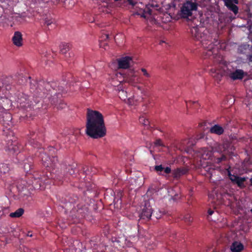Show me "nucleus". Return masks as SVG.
I'll return each instance as SVG.
<instances>
[{"label": "nucleus", "instance_id": "f257e3e1", "mask_svg": "<svg viewBox=\"0 0 252 252\" xmlns=\"http://www.w3.org/2000/svg\"><path fill=\"white\" fill-rule=\"evenodd\" d=\"M35 154L40 159L43 165L47 168V170L49 172L46 174V176H43L37 178L42 182L48 183V182H46V179L47 178L61 181L63 178L65 172L71 175L74 174L75 169L77 166L76 163H73L71 165H69L66 168V171H64L63 173L62 170H59V168L56 169L58 161L57 157L52 156V158H51L41 148L38 149Z\"/></svg>", "mask_w": 252, "mask_h": 252}, {"label": "nucleus", "instance_id": "f03ea898", "mask_svg": "<svg viewBox=\"0 0 252 252\" xmlns=\"http://www.w3.org/2000/svg\"><path fill=\"white\" fill-rule=\"evenodd\" d=\"M86 134L92 138L97 139L106 135L103 116L99 112L87 109Z\"/></svg>", "mask_w": 252, "mask_h": 252}, {"label": "nucleus", "instance_id": "7ed1b4c3", "mask_svg": "<svg viewBox=\"0 0 252 252\" xmlns=\"http://www.w3.org/2000/svg\"><path fill=\"white\" fill-rule=\"evenodd\" d=\"M30 81V91L34 96L40 98L46 97L48 95V99L52 104L57 105L62 96V94L57 92V90L54 88L55 83H50L44 81H39L38 83L35 80Z\"/></svg>", "mask_w": 252, "mask_h": 252}, {"label": "nucleus", "instance_id": "20e7f679", "mask_svg": "<svg viewBox=\"0 0 252 252\" xmlns=\"http://www.w3.org/2000/svg\"><path fill=\"white\" fill-rule=\"evenodd\" d=\"M201 28L194 27L191 29L190 32L194 40L199 42V44L205 49L203 55L207 58L208 57L215 58L218 53L219 43L216 41V44L213 43L211 39L210 35L208 34V31Z\"/></svg>", "mask_w": 252, "mask_h": 252}, {"label": "nucleus", "instance_id": "39448f33", "mask_svg": "<svg viewBox=\"0 0 252 252\" xmlns=\"http://www.w3.org/2000/svg\"><path fill=\"white\" fill-rule=\"evenodd\" d=\"M33 82L31 80V77H29L27 79L23 75L18 72L14 75L2 76L0 78V88H4L6 90H10L14 88L16 84L23 85L28 81Z\"/></svg>", "mask_w": 252, "mask_h": 252}, {"label": "nucleus", "instance_id": "423d86ee", "mask_svg": "<svg viewBox=\"0 0 252 252\" xmlns=\"http://www.w3.org/2000/svg\"><path fill=\"white\" fill-rule=\"evenodd\" d=\"M233 70L229 66L223 62H220L217 68H212L210 74L218 82L220 81L222 76H227L230 78Z\"/></svg>", "mask_w": 252, "mask_h": 252}, {"label": "nucleus", "instance_id": "0eeeda50", "mask_svg": "<svg viewBox=\"0 0 252 252\" xmlns=\"http://www.w3.org/2000/svg\"><path fill=\"white\" fill-rule=\"evenodd\" d=\"M197 6L198 4L196 2L188 0L183 4L179 14L182 18H187L191 16L192 11L197 10Z\"/></svg>", "mask_w": 252, "mask_h": 252}, {"label": "nucleus", "instance_id": "6e6552de", "mask_svg": "<svg viewBox=\"0 0 252 252\" xmlns=\"http://www.w3.org/2000/svg\"><path fill=\"white\" fill-rule=\"evenodd\" d=\"M12 116L11 114L8 112H4L2 114H0V124L3 126V127L7 130V133L10 137H13L14 133L13 131L10 130V128L12 126Z\"/></svg>", "mask_w": 252, "mask_h": 252}, {"label": "nucleus", "instance_id": "1a4fd4ad", "mask_svg": "<svg viewBox=\"0 0 252 252\" xmlns=\"http://www.w3.org/2000/svg\"><path fill=\"white\" fill-rule=\"evenodd\" d=\"M88 212V209L86 206L78 204L76 207H74L70 211V216L72 219H79L84 217Z\"/></svg>", "mask_w": 252, "mask_h": 252}, {"label": "nucleus", "instance_id": "9d476101", "mask_svg": "<svg viewBox=\"0 0 252 252\" xmlns=\"http://www.w3.org/2000/svg\"><path fill=\"white\" fill-rule=\"evenodd\" d=\"M23 155L20 154L18 155L16 159L17 160H21L22 163H21L23 166L25 172L26 174H32V169L33 167V159L32 157H28L22 160Z\"/></svg>", "mask_w": 252, "mask_h": 252}, {"label": "nucleus", "instance_id": "9b49d317", "mask_svg": "<svg viewBox=\"0 0 252 252\" xmlns=\"http://www.w3.org/2000/svg\"><path fill=\"white\" fill-rule=\"evenodd\" d=\"M152 214V209L151 206L148 203H146L141 213L139 214L140 220H149L151 219Z\"/></svg>", "mask_w": 252, "mask_h": 252}, {"label": "nucleus", "instance_id": "f8f14e48", "mask_svg": "<svg viewBox=\"0 0 252 252\" xmlns=\"http://www.w3.org/2000/svg\"><path fill=\"white\" fill-rule=\"evenodd\" d=\"M7 148L10 153L13 154L18 155L21 149V146L18 145V142L13 139L8 140L7 144Z\"/></svg>", "mask_w": 252, "mask_h": 252}, {"label": "nucleus", "instance_id": "ddd939ff", "mask_svg": "<svg viewBox=\"0 0 252 252\" xmlns=\"http://www.w3.org/2000/svg\"><path fill=\"white\" fill-rule=\"evenodd\" d=\"M132 61V58L128 56L121 58L118 60L119 67L120 68L127 69L129 67Z\"/></svg>", "mask_w": 252, "mask_h": 252}, {"label": "nucleus", "instance_id": "4468645a", "mask_svg": "<svg viewBox=\"0 0 252 252\" xmlns=\"http://www.w3.org/2000/svg\"><path fill=\"white\" fill-rule=\"evenodd\" d=\"M154 170L159 175L165 176L171 172L170 167H164L161 164L156 165L154 167Z\"/></svg>", "mask_w": 252, "mask_h": 252}, {"label": "nucleus", "instance_id": "2eb2a0df", "mask_svg": "<svg viewBox=\"0 0 252 252\" xmlns=\"http://www.w3.org/2000/svg\"><path fill=\"white\" fill-rule=\"evenodd\" d=\"M125 78L126 80L130 83H141L139 78L137 77V76L134 74V71L133 70H130L129 73L126 75Z\"/></svg>", "mask_w": 252, "mask_h": 252}, {"label": "nucleus", "instance_id": "dca6fc26", "mask_svg": "<svg viewBox=\"0 0 252 252\" xmlns=\"http://www.w3.org/2000/svg\"><path fill=\"white\" fill-rule=\"evenodd\" d=\"M188 169L185 167L178 168L172 171V176L175 179H179L182 176L188 172Z\"/></svg>", "mask_w": 252, "mask_h": 252}, {"label": "nucleus", "instance_id": "f3484780", "mask_svg": "<svg viewBox=\"0 0 252 252\" xmlns=\"http://www.w3.org/2000/svg\"><path fill=\"white\" fill-rule=\"evenodd\" d=\"M199 153L200 158L205 160L209 159L213 155L212 152L206 148L201 149Z\"/></svg>", "mask_w": 252, "mask_h": 252}, {"label": "nucleus", "instance_id": "a211bd4d", "mask_svg": "<svg viewBox=\"0 0 252 252\" xmlns=\"http://www.w3.org/2000/svg\"><path fill=\"white\" fill-rule=\"evenodd\" d=\"M22 35L19 32H15L12 37V41L14 44L17 46L22 45Z\"/></svg>", "mask_w": 252, "mask_h": 252}, {"label": "nucleus", "instance_id": "6ab92c4d", "mask_svg": "<svg viewBox=\"0 0 252 252\" xmlns=\"http://www.w3.org/2000/svg\"><path fill=\"white\" fill-rule=\"evenodd\" d=\"M17 102L21 107H25L26 104L29 103L28 96L24 94H19L18 96Z\"/></svg>", "mask_w": 252, "mask_h": 252}, {"label": "nucleus", "instance_id": "aec40b11", "mask_svg": "<svg viewBox=\"0 0 252 252\" xmlns=\"http://www.w3.org/2000/svg\"><path fill=\"white\" fill-rule=\"evenodd\" d=\"M244 72L242 69H236L232 72L230 78L233 80L242 79Z\"/></svg>", "mask_w": 252, "mask_h": 252}, {"label": "nucleus", "instance_id": "412c9836", "mask_svg": "<svg viewBox=\"0 0 252 252\" xmlns=\"http://www.w3.org/2000/svg\"><path fill=\"white\" fill-rule=\"evenodd\" d=\"M244 248V245L241 242L234 241L230 246V250L232 252H241Z\"/></svg>", "mask_w": 252, "mask_h": 252}, {"label": "nucleus", "instance_id": "4be33fe9", "mask_svg": "<svg viewBox=\"0 0 252 252\" xmlns=\"http://www.w3.org/2000/svg\"><path fill=\"white\" fill-rule=\"evenodd\" d=\"M159 7V6L158 4L154 2L149 3L146 5L147 12L150 15L153 14L154 9L158 10Z\"/></svg>", "mask_w": 252, "mask_h": 252}, {"label": "nucleus", "instance_id": "5701e85b", "mask_svg": "<svg viewBox=\"0 0 252 252\" xmlns=\"http://www.w3.org/2000/svg\"><path fill=\"white\" fill-rule=\"evenodd\" d=\"M210 131L212 133H214L220 135L223 134L224 132V129L220 125H215L211 127Z\"/></svg>", "mask_w": 252, "mask_h": 252}, {"label": "nucleus", "instance_id": "b1692460", "mask_svg": "<svg viewBox=\"0 0 252 252\" xmlns=\"http://www.w3.org/2000/svg\"><path fill=\"white\" fill-rule=\"evenodd\" d=\"M225 5L235 14L238 13V8L234 4L232 3V0H224Z\"/></svg>", "mask_w": 252, "mask_h": 252}, {"label": "nucleus", "instance_id": "393cba45", "mask_svg": "<svg viewBox=\"0 0 252 252\" xmlns=\"http://www.w3.org/2000/svg\"><path fill=\"white\" fill-rule=\"evenodd\" d=\"M100 242V239L98 236L94 237L89 241L87 245L92 248L96 249V246Z\"/></svg>", "mask_w": 252, "mask_h": 252}, {"label": "nucleus", "instance_id": "a878e982", "mask_svg": "<svg viewBox=\"0 0 252 252\" xmlns=\"http://www.w3.org/2000/svg\"><path fill=\"white\" fill-rule=\"evenodd\" d=\"M24 212L23 208H19L15 212L11 213L9 216L11 218H19L21 217Z\"/></svg>", "mask_w": 252, "mask_h": 252}, {"label": "nucleus", "instance_id": "bb28decb", "mask_svg": "<svg viewBox=\"0 0 252 252\" xmlns=\"http://www.w3.org/2000/svg\"><path fill=\"white\" fill-rule=\"evenodd\" d=\"M78 200V197L77 196H73V197H70L68 199V202L65 203V205L63 207L64 208H68L69 206L71 205V204L75 203L76 200Z\"/></svg>", "mask_w": 252, "mask_h": 252}, {"label": "nucleus", "instance_id": "cd10ccee", "mask_svg": "<svg viewBox=\"0 0 252 252\" xmlns=\"http://www.w3.org/2000/svg\"><path fill=\"white\" fill-rule=\"evenodd\" d=\"M245 181H246L245 178L239 177L238 179L235 183V184H236L239 187L243 188L244 187V182Z\"/></svg>", "mask_w": 252, "mask_h": 252}, {"label": "nucleus", "instance_id": "c85d7f7f", "mask_svg": "<svg viewBox=\"0 0 252 252\" xmlns=\"http://www.w3.org/2000/svg\"><path fill=\"white\" fill-rule=\"evenodd\" d=\"M69 50V46L67 44H63L60 46V52L64 54Z\"/></svg>", "mask_w": 252, "mask_h": 252}, {"label": "nucleus", "instance_id": "c756f323", "mask_svg": "<svg viewBox=\"0 0 252 252\" xmlns=\"http://www.w3.org/2000/svg\"><path fill=\"white\" fill-rule=\"evenodd\" d=\"M223 148L224 151H227L229 153H232L233 150V147L231 144L225 142L223 144Z\"/></svg>", "mask_w": 252, "mask_h": 252}, {"label": "nucleus", "instance_id": "7c9ffc66", "mask_svg": "<svg viewBox=\"0 0 252 252\" xmlns=\"http://www.w3.org/2000/svg\"><path fill=\"white\" fill-rule=\"evenodd\" d=\"M139 122L145 126H148L150 124L149 120L144 116H141L139 118Z\"/></svg>", "mask_w": 252, "mask_h": 252}, {"label": "nucleus", "instance_id": "2f4dec72", "mask_svg": "<svg viewBox=\"0 0 252 252\" xmlns=\"http://www.w3.org/2000/svg\"><path fill=\"white\" fill-rule=\"evenodd\" d=\"M9 168L6 164H2L0 167V173H5L8 172Z\"/></svg>", "mask_w": 252, "mask_h": 252}, {"label": "nucleus", "instance_id": "473e14b6", "mask_svg": "<svg viewBox=\"0 0 252 252\" xmlns=\"http://www.w3.org/2000/svg\"><path fill=\"white\" fill-rule=\"evenodd\" d=\"M136 14L140 15L141 17L146 18V14H148L146 8L145 7L143 10H140L139 11L137 12Z\"/></svg>", "mask_w": 252, "mask_h": 252}, {"label": "nucleus", "instance_id": "72a5a7b5", "mask_svg": "<svg viewBox=\"0 0 252 252\" xmlns=\"http://www.w3.org/2000/svg\"><path fill=\"white\" fill-rule=\"evenodd\" d=\"M34 134V132H33V134L31 135V139L29 141V143L33 146V147H35V145L37 146L38 142L34 140L33 134Z\"/></svg>", "mask_w": 252, "mask_h": 252}, {"label": "nucleus", "instance_id": "f704fd0d", "mask_svg": "<svg viewBox=\"0 0 252 252\" xmlns=\"http://www.w3.org/2000/svg\"><path fill=\"white\" fill-rule=\"evenodd\" d=\"M54 22V20L52 19H48L47 18L45 19V24L48 26L53 23Z\"/></svg>", "mask_w": 252, "mask_h": 252}, {"label": "nucleus", "instance_id": "c9c22d12", "mask_svg": "<svg viewBox=\"0 0 252 252\" xmlns=\"http://www.w3.org/2000/svg\"><path fill=\"white\" fill-rule=\"evenodd\" d=\"M20 252H30L29 249L28 248L25 247L24 246H22L20 247L19 249Z\"/></svg>", "mask_w": 252, "mask_h": 252}, {"label": "nucleus", "instance_id": "e433bc0d", "mask_svg": "<svg viewBox=\"0 0 252 252\" xmlns=\"http://www.w3.org/2000/svg\"><path fill=\"white\" fill-rule=\"evenodd\" d=\"M184 220L186 222H190L192 221V219L190 215H187L184 217Z\"/></svg>", "mask_w": 252, "mask_h": 252}, {"label": "nucleus", "instance_id": "4c0bfd02", "mask_svg": "<svg viewBox=\"0 0 252 252\" xmlns=\"http://www.w3.org/2000/svg\"><path fill=\"white\" fill-rule=\"evenodd\" d=\"M239 177L238 176L233 175L232 176H231V178H230V180L232 182L235 184L236 181L238 179Z\"/></svg>", "mask_w": 252, "mask_h": 252}, {"label": "nucleus", "instance_id": "58836bf2", "mask_svg": "<svg viewBox=\"0 0 252 252\" xmlns=\"http://www.w3.org/2000/svg\"><path fill=\"white\" fill-rule=\"evenodd\" d=\"M141 70L142 72L143 73V75L145 76H146L148 78L150 77V74L149 73H148V72L147 71L146 69H145L144 68H142L141 69Z\"/></svg>", "mask_w": 252, "mask_h": 252}, {"label": "nucleus", "instance_id": "ea45409f", "mask_svg": "<svg viewBox=\"0 0 252 252\" xmlns=\"http://www.w3.org/2000/svg\"><path fill=\"white\" fill-rule=\"evenodd\" d=\"M61 102H62V101H59V102L58 103L59 105H58V104L57 105L58 109H63L66 106L65 104H64L63 103H62Z\"/></svg>", "mask_w": 252, "mask_h": 252}, {"label": "nucleus", "instance_id": "a19ab883", "mask_svg": "<svg viewBox=\"0 0 252 252\" xmlns=\"http://www.w3.org/2000/svg\"><path fill=\"white\" fill-rule=\"evenodd\" d=\"M155 145L157 146H164L160 139H157L155 142Z\"/></svg>", "mask_w": 252, "mask_h": 252}, {"label": "nucleus", "instance_id": "79ce46f5", "mask_svg": "<svg viewBox=\"0 0 252 252\" xmlns=\"http://www.w3.org/2000/svg\"><path fill=\"white\" fill-rule=\"evenodd\" d=\"M48 151L49 154L52 155L55 152V149L53 147H48Z\"/></svg>", "mask_w": 252, "mask_h": 252}, {"label": "nucleus", "instance_id": "37998d69", "mask_svg": "<svg viewBox=\"0 0 252 252\" xmlns=\"http://www.w3.org/2000/svg\"><path fill=\"white\" fill-rule=\"evenodd\" d=\"M128 2L129 4L133 6L135 5L137 3L134 1V0H128Z\"/></svg>", "mask_w": 252, "mask_h": 252}, {"label": "nucleus", "instance_id": "c03bdc74", "mask_svg": "<svg viewBox=\"0 0 252 252\" xmlns=\"http://www.w3.org/2000/svg\"><path fill=\"white\" fill-rule=\"evenodd\" d=\"M82 170H83V173H85V174H87L88 172H89V171L88 170V168L87 167H83Z\"/></svg>", "mask_w": 252, "mask_h": 252}, {"label": "nucleus", "instance_id": "a18cd8bd", "mask_svg": "<svg viewBox=\"0 0 252 252\" xmlns=\"http://www.w3.org/2000/svg\"><path fill=\"white\" fill-rule=\"evenodd\" d=\"M109 37V35L108 34H104V35H102L101 38L102 39V40H105L106 39H108Z\"/></svg>", "mask_w": 252, "mask_h": 252}, {"label": "nucleus", "instance_id": "49530a36", "mask_svg": "<svg viewBox=\"0 0 252 252\" xmlns=\"http://www.w3.org/2000/svg\"><path fill=\"white\" fill-rule=\"evenodd\" d=\"M58 93H59L60 94H61V93L63 92V87H58Z\"/></svg>", "mask_w": 252, "mask_h": 252}, {"label": "nucleus", "instance_id": "de8ad7c7", "mask_svg": "<svg viewBox=\"0 0 252 252\" xmlns=\"http://www.w3.org/2000/svg\"><path fill=\"white\" fill-rule=\"evenodd\" d=\"M208 213L209 214V215H212L213 213H214V211L211 209H209L208 211Z\"/></svg>", "mask_w": 252, "mask_h": 252}, {"label": "nucleus", "instance_id": "09e8293b", "mask_svg": "<svg viewBox=\"0 0 252 252\" xmlns=\"http://www.w3.org/2000/svg\"><path fill=\"white\" fill-rule=\"evenodd\" d=\"M227 172H228L227 175L229 178H231V176H232L233 175L231 174L230 171L228 169L227 170Z\"/></svg>", "mask_w": 252, "mask_h": 252}, {"label": "nucleus", "instance_id": "8fccbe9b", "mask_svg": "<svg viewBox=\"0 0 252 252\" xmlns=\"http://www.w3.org/2000/svg\"><path fill=\"white\" fill-rule=\"evenodd\" d=\"M248 59H249L250 62H252V54L249 55L248 56Z\"/></svg>", "mask_w": 252, "mask_h": 252}, {"label": "nucleus", "instance_id": "3c124183", "mask_svg": "<svg viewBox=\"0 0 252 252\" xmlns=\"http://www.w3.org/2000/svg\"><path fill=\"white\" fill-rule=\"evenodd\" d=\"M220 159L221 161L225 160L226 159V157L224 155H222L221 157H220Z\"/></svg>", "mask_w": 252, "mask_h": 252}, {"label": "nucleus", "instance_id": "603ef678", "mask_svg": "<svg viewBox=\"0 0 252 252\" xmlns=\"http://www.w3.org/2000/svg\"><path fill=\"white\" fill-rule=\"evenodd\" d=\"M221 160L220 159V158H217V161H216V162L218 163H220V162H221Z\"/></svg>", "mask_w": 252, "mask_h": 252}, {"label": "nucleus", "instance_id": "864d4df0", "mask_svg": "<svg viewBox=\"0 0 252 252\" xmlns=\"http://www.w3.org/2000/svg\"><path fill=\"white\" fill-rule=\"evenodd\" d=\"M188 144H189V146H193V145H194V143L193 142H191L190 141H189V143Z\"/></svg>", "mask_w": 252, "mask_h": 252}, {"label": "nucleus", "instance_id": "5fc2aeb1", "mask_svg": "<svg viewBox=\"0 0 252 252\" xmlns=\"http://www.w3.org/2000/svg\"><path fill=\"white\" fill-rule=\"evenodd\" d=\"M232 0V3L235 4H238V0Z\"/></svg>", "mask_w": 252, "mask_h": 252}, {"label": "nucleus", "instance_id": "6e6d98bb", "mask_svg": "<svg viewBox=\"0 0 252 252\" xmlns=\"http://www.w3.org/2000/svg\"><path fill=\"white\" fill-rule=\"evenodd\" d=\"M211 170V169L210 167H208L207 169H206V171L210 172V173L212 174Z\"/></svg>", "mask_w": 252, "mask_h": 252}, {"label": "nucleus", "instance_id": "4d7b16f0", "mask_svg": "<svg viewBox=\"0 0 252 252\" xmlns=\"http://www.w3.org/2000/svg\"><path fill=\"white\" fill-rule=\"evenodd\" d=\"M27 236H30V237H32V234H30V232H29V233L27 234Z\"/></svg>", "mask_w": 252, "mask_h": 252}, {"label": "nucleus", "instance_id": "13d9d810", "mask_svg": "<svg viewBox=\"0 0 252 252\" xmlns=\"http://www.w3.org/2000/svg\"><path fill=\"white\" fill-rule=\"evenodd\" d=\"M23 183H22V185H23V186H24L25 185V183H26V182H25V181H23Z\"/></svg>", "mask_w": 252, "mask_h": 252}, {"label": "nucleus", "instance_id": "bf43d9fd", "mask_svg": "<svg viewBox=\"0 0 252 252\" xmlns=\"http://www.w3.org/2000/svg\"><path fill=\"white\" fill-rule=\"evenodd\" d=\"M123 94H126V93L125 92H124L123 90L121 92Z\"/></svg>", "mask_w": 252, "mask_h": 252}, {"label": "nucleus", "instance_id": "052dcab7", "mask_svg": "<svg viewBox=\"0 0 252 252\" xmlns=\"http://www.w3.org/2000/svg\"><path fill=\"white\" fill-rule=\"evenodd\" d=\"M197 102V101H193V102H192V104H195Z\"/></svg>", "mask_w": 252, "mask_h": 252}, {"label": "nucleus", "instance_id": "680f3d73", "mask_svg": "<svg viewBox=\"0 0 252 252\" xmlns=\"http://www.w3.org/2000/svg\"><path fill=\"white\" fill-rule=\"evenodd\" d=\"M137 88H138V89H139V90H141V88L140 87H139V86H138V87H137Z\"/></svg>", "mask_w": 252, "mask_h": 252}, {"label": "nucleus", "instance_id": "e2e57ef3", "mask_svg": "<svg viewBox=\"0 0 252 252\" xmlns=\"http://www.w3.org/2000/svg\"><path fill=\"white\" fill-rule=\"evenodd\" d=\"M250 182H251V184H252V178H251V179H250Z\"/></svg>", "mask_w": 252, "mask_h": 252}, {"label": "nucleus", "instance_id": "0e129e2a", "mask_svg": "<svg viewBox=\"0 0 252 252\" xmlns=\"http://www.w3.org/2000/svg\"><path fill=\"white\" fill-rule=\"evenodd\" d=\"M227 125H228V124L225 126H224V127H228Z\"/></svg>", "mask_w": 252, "mask_h": 252}, {"label": "nucleus", "instance_id": "69168bd1", "mask_svg": "<svg viewBox=\"0 0 252 252\" xmlns=\"http://www.w3.org/2000/svg\"><path fill=\"white\" fill-rule=\"evenodd\" d=\"M173 199L174 200V199H176V198L175 197H173Z\"/></svg>", "mask_w": 252, "mask_h": 252}, {"label": "nucleus", "instance_id": "338daca9", "mask_svg": "<svg viewBox=\"0 0 252 252\" xmlns=\"http://www.w3.org/2000/svg\"><path fill=\"white\" fill-rule=\"evenodd\" d=\"M150 151L151 154H152V151L150 150Z\"/></svg>", "mask_w": 252, "mask_h": 252}, {"label": "nucleus", "instance_id": "774afa93", "mask_svg": "<svg viewBox=\"0 0 252 252\" xmlns=\"http://www.w3.org/2000/svg\"><path fill=\"white\" fill-rule=\"evenodd\" d=\"M163 42H164V41H161V42H160V44H161V43H163Z\"/></svg>", "mask_w": 252, "mask_h": 252}]
</instances>
